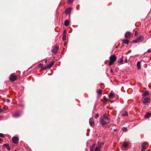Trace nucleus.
Masks as SVG:
<instances>
[{
    "instance_id": "nucleus-30",
    "label": "nucleus",
    "mask_w": 151,
    "mask_h": 151,
    "mask_svg": "<svg viewBox=\"0 0 151 151\" xmlns=\"http://www.w3.org/2000/svg\"><path fill=\"white\" fill-rule=\"evenodd\" d=\"M99 114H96L94 117L95 119H97L99 117Z\"/></svg>"
},
{
    "instance_id": "nucleus-18",
    "label": "nucleus",
    "mask_w": 151,
    "mask_h": 151,
    "mask_svg": "<svg viewBox=\"0 0 151 151\" xmlns=\"http://www.w3.org/2000/svg\"><path fill=\"white\" fill-rule=\"evenodd\" d=\"M149 94V93L147 91H146L143 93L142 95L144 96H146L148 95Z\"/></svg>"
},
{
    "instance_id": "nucleus-19",
    "label": "nucleus",
    "mask_w": 151,
    "mask_h": 151,
    "mask_svg": "<svg viewBox=\"0 0 151 151\" xmlns=\"http://www.w3.org/2000/svg\"><path fill=\"white\" fill-rule=\"evenodd\" d=\"M97 93L98 94L101 95L102 94V91L101 89H99L97 91Z\"/></svg>"
},
{
    "instance_id": "nucleus-23",
    "label": "nucleus",
    "mask_w": 151,
    "mask_h": 151,
    "mask_svg": "<svg viewBox=\"0 0 151 151\" xmlns=\"http://www.w3.org/2000/svg\"><path fill=\"white\" fill-rule=\"evenodd\" d=\"M122 115L123 116H127L128 115V112L127 111H126L125 112V113H122Z\"/></svg>"
},
{
    "instance_id": "nucleus-21",
    "label": "nucleus",
    "mask_w": 151,
    "mask_h": 151,
    "mask_svg": "<svg viewBox=\"0 0 151 151\" xmlns=\"http://www.w3.org/2000/svg\"><path fill=\"white\" fill-rule=\"evenodd\" d=\"M137 66L138 69H139L141 68L140 63L139 61H138L137 63Z\"/></svg>"
},
{
    "instance_id": "nucleus-13",
    "label": "nucleus",
    "mask_w": 151,
    "mask_h": 151,
    "mask_svg": "<svg viewBox=\"0 0 151 151\" xmlns=\"http://www.w3.org/2000/svg\"><path fill=\"white\" fill-rule=\"evenodd\" d=\"M3 146L6 147L8 150H10L11 148L9 145L8 144H6L3 145Z\"/></svg>"
},
{
    "instance_id": "nucleus-12",
    "label": "nucleus",
    "mask_w": 151,
    "mask_h": 151,
    "mask_svg": "<svg viewBox=\"0 0 151 151\" xmlns=\"http://www.w3.org/2000/svg\"><path fill=\"white\" fill-rule=\"evenodd\" d=\"M128 144L127 143L124 142L123 143L122 148L123 149L124 148V150H126L125 148H127L128 147Z\"/></svg>"
},
{
    "instance_id": "nucleus-25",
    "label": "nucleus",
    "mask_w": 151,
    "mask_h": 151,
    "mask_svg": "<svg viewBox=\"0 0 151 151\" xmlns=\"http://www.w3.org/2000/svg\"><path fill=\"white\" fill-rule=\"evenodd\" d=\"M89 124L90 125L93 127L94 125V122L93 121H89Z\"/></svg>"
},
{
    "instance_id": "nucleus-26",
    "label": "nucleus",
    "mask_w": 151,
    "mask_h": 151,
    "mask_svg": "<svg viewBox=\"0 0 151 151\" xmlns=\"http://www.w3.org/2000/svg\"><path fill=\"white\" fill-rule=\"evenodd\" d=\"M20 116L19 114L18 113H15V115L14 116H13V117H19Z\"/></svg>"
},
{
    "instance_id": "nucleus-29",
    "label": "nucleus",
    "mask_w": 151,
    "mask_h": 151,
    "mask_svg": "<svg viewBox=\"0 0 151 151\" xmlns=\"http://www.w3.org/2000/svg\"><path fill=\"white\" fill-rule=\"evenodd\" d=\"M47 68H48V67H47V65L46 66H45V67H42V70H46Z\"/></svg>"
},
{
    "instance_id": "nucleus-43",
    "label": "nucleus",
    "mask_w": 151,
    "mask_h": 151,
    "mask_svg": "<svg viewBox=\"0 0 151 151\" xmlns=\"http://www.w3.org/2000/svg\"><path fill=\"white\" fill-rule=\"evenodd\" d=\"M1 139L0 138V143H1Z\"/></svg>"
},
{
    "instance_id": "nucleus-3",
    "label": "nucleus",
    "mask_w": 151,
    "mask_h": 151,
    "mask_svg": "<svg viewBox=\"0 0 151 151\" xmlns=\"http://www.w3.org/2000/svg\"><path fill=\"white\" fill-rule=\"evenodd\" d=\"M144 40V37L142 36H140L139 37L137 38L135 40H134L133 41V42L134 43H136L140 42H141L143 41Z\"/></svg>"
},
{
    "instance_id": "nucleus-5",
    "label": "nucleus",
    "mask_w": 151,
    "mask_h": 151,
    "mask_svg": "<svg viewBox=\"0 0 151 151\" xmlns=\"http://www.w3.org/2000/svg\"><path fill=\"white\" fill-rule=\"evenodd\" d=\"M148 143L146 142H144L141 144L142 150L141 151H145L146 149V147L148 145Z\"/></svg>"
},
{
    "instance_id": "nucleus-6",
    "label": "nucleus",
    "mask_w": 151,
    "mask_h": 151,
    "mask_svg": "<svg viewBox=\"0 0 151 151\" xmlns=\"http://www.w3.org/2000/svg\"><path fill=\"white\" fill-rule=\"evenodd\" d=\"M59 46L58 45H56L55 47L52 50V52L54 54H56L58 51Z\"/></svg>"
},
{
    "instance_id": "nucleus-22",
    "label": "nucleus",
    "mask_w": 151,
    "mask_h": 151,
    "mask_svg": "<svg viewBox=\"0 0 151 151\" xmlns=\"http://www.w3.org/2000/svg\"><path fill=\"white\" fill-rule=\"evenodd\" d=\"M69 24V22L68 20H66L64 23V25L65 26H67Z\"/></svg>"
},
{
    "instance_id": "nucleus-9",
    "label": "nucleus",
    "mask_w": 151,
    "mask_h": 151,
    "mask_svg": "<svg viewBox=\"0 0 151 151\" xmlns=\"http://www.w3.org/2000/svg\"><path fill=\"white\" fill-rule=\"evenodd\" d=\"M102 148L101 144H98V146L96 147L95 149V151H100L101 149Z\"/></svg>"
},
{
    "instance_id": "nucleus-39",
    "label": "nucleus",
    "mask_w": 151,
    "mask_h": 151,
    "mask_svg": "<svg viewBox=\"0 0 151 151\" xmlns=\"http://www.w3.org/2000/svg\"><path fill=\"white\" fill-rule=\"evenodd\" d=\"M128 62V61L127 59H126L125 60V63H127Z\"/></svg>"
},
{
    "instance_id": "nucleus-11",
    "label": "nucleus",
    "mask_w": 151,
    "mask_h": 151,
    "mask_svg": "<svg viewBox=\"0 0 151 151\" xmlns=\"http://www.w3.org/2000/svg\"><path fill=\"white\" fill-rule=\"evenodd\" d=\"M131 35V33L129 32H127L125 35V37L126 38H128L130 37Z\"/></svg>"
},
{
    "instance_id": "nucleus-7",
    "label": "nucleus",
    "mask_w": 151,
    "mask_h": 151,
    "mask_svg": "<svg viewBox=\"0 0 151 151\" xmlns=\"http://www.w3.org/2000/svg\"><path fill=\"white\" fill-rule=\"evenodd\" d=\"M13 142L15 144H17L19 142V138L16 137H14L12 138Z\"/></svg>"
},
{
    "instance_id": "nucleus-40",
    "label": "nucleus",
    "mask_w": 151,
    "mask_h": 151,
    "mask_svg": "<svg viewBox=\"0 0 151 151\" xmlns=\"http://www.w3.org/2000/svg\"><path fill=\"white\" fill-rule=\"evenodd\" d=\"M99 144H101V145H103L104 143H99Z\"/></svg>"
},
{
    "instance_id": "nucleus-41",
    "label": "nucleus",
    "mask_w": 151,
    "mask_h": 151,
    "mask_svg": "<svg viewBox=\"0 0 151 151\" xmlns=\"http://www.w3.org/2000/svg\"><path fill=\"white\" fill-rule=\"evenodd\" d=\"M2 111L1 109H0V112H2Z\"/></svg>"
},
{
    "instance_id": "nucleus-28",
    "label": "nucleus",
    "mask_w": 151,
    "mask_h": 151,
    "mask_svg": "<svg viewBox=\"0 0 151 151\" xmlns=\"http://www.w3.org/2000/svg\"><path fill=\"white\" fill-rule=\"evenodd\" d=\"M66 35H63V41L65 40L66 39Z\"/></svg>"
},
{
    "instance_id": "nucleus-8",
    "label": "nucleus",
    "mask_w": 151,
    "mask_h": 151,
    "mask_svg": "<svg viewBox=\"0 0 151 151\" xmlns=\"http://www.w3.org/2000/svg\"><path fill=\"white\" fill-rule=\"evenodd\" d=\"M71 9L72 8L71 7H68L66 9L65 13L66 15H68L70 13Z\"/></svg>"
},
{
    "instance_id": "nucleus-2",
    "label": "nucleus",
    "mask_w": 151,
    "mask_h": 151,
    "mask_svg": "<svg viewBox=\"0 0 151 151\" xmlns=\"http://www.w3.org/2000/svg\"><path fill=\"white\" fill-rule=\"evenodd\" d=\"M116 59L117 58L115 55H111L109 58V65L110 66L113 65L116 60Z\"/></svg>"
},
{
    "instance_id": "nucleus-37",
    "label": "nucleus",
    "mask_w": 151,
    "mask_h": 151,
    "mask_svg": "<svg viewBox=\"0 0 151 151\" xmlns=\"http://www.w3.org/2000/svg\"><path fill=\"white\" fill-rule=\"evenodd\" d=\"M110 72H111L112 73H113V70H112V69H111L110 70Z\"/></svg>"
},
{
    "instance_id": "nucleus-44",
    "label": "nucleus",
    "mask_w": 151,
    "mask_h": 151,
    "mask_svg": "<svg viewBox=\"0 0 151 151\" xmlns=\"http://www.w3.org/2000/svg\"><path fill=\"white\" fill-rule=\"evenodd\" d=\"M0 120H1V119H0Z\"/></svg>"
},
{
    "instance_id": "nucleus-1",
    "label": "nucleus",
    "mask_w": 151,
    "mask_h": 151,
    "mask_svg": "<svg viewBox=\"0 0 151 151\" xmlns=\"http://www.w3.org/2000/svg\"><path fill=\"white\" fill-rule=\"evenodd\" d=\"M101 123L103 126H104L110 123V119L105 114L102 118H100Z\"/></svg>"
},
{
    "instance_id": "nucleus-15",
    "label": "nucleus",
    "mask_w": 151,
    "mask_h": 151,
    "mask_svg": "<svg viewBox=\"0 0 151 151\" xmlns=\"http://www.w3.org/2000/svg\"><path fill=\"white\" fill-rule=\"evenodd\" d=\"M129 41L127 40L124 39L123 40V44L128 45L129 44Z\"/></svg>"
},
{
    "instance_id": "nucleus-27",
    "label": "nucleus",
    "mask_w": 151,
    "mask_h": 151,
    "mask_svg": "<svg viewBox=\"0 0 151 151\" xmlns=\"http://www.w3.org/2000/svg\"><path fill=\"white\" fill-rule=\"evenodd\" d=\"M73 0H68L67 3L68 4H70L73 1Z\"/></svg>"
},
{
    "instance_id": "nucleus-20",
    "label": "nucleus",
    "mask_w": 151,
    "mask_h": 151,
    "mask_svg": "<svg viewBox=\"0 0 151 151\" xmlns=\"http://www.w3.org/2000/svg\"><path fill=\"white\" fill-rule=\"evenodd\" d=\"M123 61V57H122L120 58V59L118 60V63H120L121 64H122Z\"/></svg>"
},
{
    "instance_id": "nucleus-33",
    "label": "nucleus",
    "mask_w": 151,
    "mask_h": 151,
    "mask_svg": "<svg viewBox=\"0 0 151 151\" xmlns=\"http://www.w3.org/2000/svg\"><path fill=\"white\" fill-rule=\"evenodd\" d=\"M43 67V65L42 64H40L39 65V68H42Z\"/></svg>"
},
{
    "instance_id": "nucleus-31",
    "label": "nucleus",
    "mask_w": 151,
    "mask_h": 151,
    "mask_svg": "<svg viewBox=\"0 0 151 151\" xmlns=\"http://www.w3.org/2000/svg\"><path fill=\"white\" fill-rule=\"evenodd\" d=\"M122 129L124 131V132H125V131H127V128H125V127H123V128H122Z\"/></svg>"
},
{
    "instance_id": "nucleus-10",
    "label": "nucleus",
    "mask_w": 151,
    "mask_h": 151,
    "mask_svg": "<svg viewBox=\"0 0 151 151\" xmlns=\"http://www.w3.org/2000/svg\"><path fill=\"white\" fill-rule=\"evenodd\" d=\"M150 101V99L149 98H146L143 100V103L146 104L147 103H148Z\"/></svg>"
},
{
    "instance_id": "nucleus-17",
    "label": "nucleus",
    "mask_w": 151,
    "mask_h": 151,
    "mask_svg": "<svg viewBox=\"0 0 151 151\" xmlns=\"http://www.w3.org/2000/svg\"><path fill=\"white\" fill-rule=\"evenodd\" d=\"M109 97L110 98H112L114 96V94L113 93H111L109 96Z\"/></svg>"
},
{
    "instance_id": "nucleus-24",
    "label": "nucleus",
    "mask_w": 151,
    "mask_h": 151,
    "mask_svg": "<svg viewBox=\"0 0 151 151\" xmlns=\"http://www.w3.org/2000/svg\"><path fill=\"white\" fill-rule=\"evenodd\" d=\"M145 116L147 118H149L150 116V114L149 112H147L145 115Z\"/></svg>"
},
{
    "instance_id": "nucleus-14",
    "label": "nucleus",
    "mask_w": 151,
    "mask_h": 151,
    "mask_svg": "<svg viewBox=\"0 0 151 151\" xmlns=\"http://www.w3.org/2000/svg\"><path fill=\"white\" fill-rule=\"evenodd\" d=\"M54 63L53 61L50 64L47 65L48 68H51Z\"/></svg>"
},
{
    "instance_id": "nucleus-34",
    "label": "nucleus",
    "mask_w": 151,
    "mask_h": 151,
    "mask_svg": "<svg viewBox=\"0 0 151 151\" xmlns=\"http://www.w3.org/2000/svg\"><path fill=\"white\" fill-rule=\"evenodd\" d=\"M0 137H4V136L3 134L2 133H0Z\"/></svg>"
},
{
    "instance_id": "nucleus-38",
    "label": "nucleus",
    "mask_w": 151,
    "mask_h": 151,
    "mask_svg": "<svg viewBox=\"0 0 151 151\" xmlns=\"http://www.w3.org/2000/svg\"><path fill=\"white\" fill-rule=\"evenodd\" d=\"M147 52H151V50L150 49H148L147 51Z\"/></svg>"
},
{
    "instance_id": "nucleus-36",
    "label": "nucleus",
    "mask_w": 151,
    "mask_h": 151,
    "mask_svg": "<svg viewBox=\"0 0 151 151\" xmlns=\"http://www.w3.org/2000/svg\"><path fill=\"white\" fill-rule=\"evenodd\" d=\"M10 101V100L9 99H7L6 100V101L7 102H9Z\"/></svg>"
},
{
    "instance_id": "nucleus-4",
    "label": "nucleus",
    "mask_w": 151,
    "mask_h": 151,
    "mask_svg": "<svg viewBox=\"0 0 151 151\" xmlns=\"http://www.w3.org/2000/svg\"><path fill=\"white\" fill-rule=\"evenodd\" d=\"M17 77L16 75L11 74L9 77L10 80L12 81H14L17 80Z\"/></svg>"
},
{
    "instance_id": "nucleus-42",
    "label": "nucleus",
    "mask_w": 151,
    "mask_h": 151,
    "mask_svg": "<svg viewBox=\"0 0 151 151\" xmlns=\"http://www.w3.org/2000/svg\"><path fill=\"white\" fill-rule=\"evenodd\" d=\"M47 60H46L45 61V63H47Z\"/></svg>"
},
{
    "instance_id": "nucleus-35",
    "label": "nucleus",
    "mask_w": 151,
    "mask_h": 151,
    "mask_svg": "<svg viewBox=\"0 0 151 151\" xmlns=\"http://www.w3.org/2000/svg\"><path fill=\"white\" fill-rule=\"evenodd\" d=\"M66 30H64L63 33V35H66Z\"/></svg>"
},
{
    "instance_id": "nucleus-32",
    "label": "nucleus",
    "mask_w": 151,
    "mask_h": 151,
    "mask_svg": "<svg viewBox=\"0 0 151 151\" xmlns=\"http://www.w3.org/2000/svg\"><path fill=\"white\" fill-rule=\"evenodd\" d=\"M138 35V32L137 31H135V35L136 36L137 35Z\"/></svg>"
},
{
    "instance_id": "nucleus-16",
    "label": "nucleus",
    "mask_w": 151,
    "mask_h": 151,
    "mask_svg": "<svg viewBox=\"0 0 151 151\" xmlns=\"http://www.w3.org/2000/svg\"><path fill=\"white\" fill-rule=\"evenodd\" d=\"M95 144L94 143L90 148V151H93L95 147Z\"/></svg>"
}]
</instances>
